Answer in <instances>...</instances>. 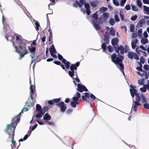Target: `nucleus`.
I'll return each instance as SVG.
<instances>
[{"instance_id": "f257e3e1", "label": "nucleus", "mask_w": 149, "mask_h": 149, "mask_svg": "<svg viewBox=\"0 0 149 149\" xmlns=\"http://www.w3.org/2000/svg\"><path fill=\"white\" fill-rule=\"evenodd\" d=\"M20 36H17L16 37V43L18 44L19 45V47L21 50L22 51L21 53L20 54V58L23 57L25 55L29 53V50L31 53L30 56L31 58V63H32L33 62L36 60V58L34 56V52L36 50V48L34 47H30L27 46L26 44L23 42L20 38Z\"/></svg>"}, {"instance_id": "f03ea898", "label": "nucleus", "mask_w": 149, "mask_h": 149, "mask_svg": "<svg viewBox=\"0 0 149 149\" xmlns=\"http://www.w3.org/2000/svg\"><path fill=\"white\" fill-rule=\"evenodd\" d=\"M111 58L112 61L117 65L118 68L124 75L123 70L124 65L122 63V61L124 58L123 56L120 55L116 56L115 54H113L111 56Z\"/></svg>"}, {"instance_id": "7ed1b4c3", "label": "nucleus", "mask_w": 149, "mask_h": 149, "mask_svg": "<svg viewBox=\"0 0 149 149\" xmlns=\"http://www.w3.org/2000/svg\"><path fill=\"white\" fill-rule=\"evenodd\" d=\"M16 123L12 122L10 125L8 124L7 125L6 128L5 130L7 133L9 135V138H12V142L13 144V147H15V141L14 140V133L16 127Z\"/></svg>"}, {"instance_id": "20e7f679", "label": "nucleus", "mask_w": 149, "mask_h": 149, "mask_svg": "<svg viewBox=\"0 0 149 149\" xmlns=\"http://www.w3.org/2000/svg\"><path fill=\"white\" fill-rule=\"evenodd\" d=\"M130 86L131 88L130 89V93L132 98L134 97V95H135L136 97L137 95H138V96H139V98L141 99L142 103H145L147 102V100L144 95L141 94L139 95L137 91L135 89V86L130 85Z\"/></svg>"}, {"instance_id": "39448f33", "label": "nucleus", "mask_w": 149, "mask_h": 149, "mask_svg": "<svg viewBox=\"0 0 149 149\" xmlns=\"http://www.w3.org/2000/svg\"><path fill=\"white\" fill-rule=\"evenodd\" d=\"M32 105V103H31L30 105H28V108H24L22 110L21 112L19 113L18 115L16 117H14L13 118V122L14 123L17 124L19 122L20 120V117L21 116V113H23L24 111H26L28 110L29 107Z\"/></svg>"}, {"instance_id": "423d86ee", "label": "nucleus", "mask_w": 149, "mask_h": 149, "mask_svg": "<svg viewBox=\"0 0 149 149\" xmlns=\"http://www.w3.org/2000/svg\"><path fill=\"white\" fill-rule=\"evenodd\" d=\"M128 47L127 45H125V47L122 45L117 47H115V51L116 52L119 53V52L121 54H123L125 52L127 53L128 51Z\"/></svg>"}, {"instance_id": "0eeeda50", "label": "nucleus", "mask_w": 149, "mask_h": 149, "mask_svg": "<svg viewBox=\"0 0 149 149\" xmlns=\"http://www.w3.org/2000/svg\"><path fill=\"white\" fill-rule=\"evenodd\" d=\"M92 18L94 19L92 20V23L93 25L95 28L96 30H99L100 29V27L98 23L97 22V21L98 19L97 13V12H96L92 16Z\"/></svg>"}, {"instance_id": "6e6552de", "label": "nucleus", "mask_w": 149, "mask_h": 149, "mask_svg": "<svg viewBox=\"0 0 149 149\" xmlns=\"http://www.w3.org/2000/svg\"><path fill=\"white\" fill-rule=\"evenodd\" d=\"M137 95L136 97L135 98L136 100L133 101L132 105V109L135 111H136L138 106L141 105V104L139 103L141 99Z\"/></svg>"}, {"instance_id": "1a4fd4ad", "label": "nucleus", "mask_w": 149, "mask_h": 149, "mask_svg": "<svg viewBox=\"0 0 149 149\" xmlns=\"http://www.w3.org/2000/svg\"><path fill=\"white\" fill-rule=\"evenodd\" d=\"M127 56L128 57L131 59L134 58L135 59L138 60L139 59V57L135 52H129L127 54Z\"/></svg>"}, {"instance_id": "9d476101", "label": "nucleus", "mask_w": 149, "mask_h": 149, "mask_svg": "<svg viewBox=\"0 0 149 149\" xmlns=\"http://www.w3.org/2000/svg\"><path fill=\"white\" fill-rule=\"evenodd\" d=\"M58 58L59 60H62V62L65 65L66 68L68 69L70 67V63L67 61L65 59L63 58V56L59 54H58Z\"/></svg>"}, {"instance_id": "9b49d317", "label": "nucleus", "mask_w": 149, "mask_h": 149, "mask_svg": "<svg viewBox=\"0 0 149 149\" xmlns=\"http://www.w3.org/2000/svg\"><path fill=\"white\" fill-rule=\"evenodd\" d=\"M4 29L5 30V32L6 34V35L5 36V37L7 40L8 41H12L14 38V37L13 36H8L7 35L8 32V33H9L10 32V30L9 27L8 26H7V27L6 28V29H7V30H5V26H4Z\"/></svg>"}, {"instance_id": "f8f14e48", "label": "nucleus", "mask_w": 149, "mask_h": 149, "mask_svg": "<svg viewBox=\"0 0 149 149\" xmlns=\"http://www.w3.org/2000/svg\"><path fill=\"white\" fill-rule=\"evenodd\" d=\"M29 83L31 85L30 87V96L31 97V99L33 100V95L34 93L35 90V86L31 85V80L30 79H29Z\"/></svg>"}, {"instance_id": "ddd939ff", "label": "nucleus", "mask_w": 149, "mask_h": 149, "mask_svg": "<svg viewBox=\"0 0 149 149\" xmlns=\"http://www.w3.org/2000/svg\"><path fill=\"white\" fill-rule=\"evenodd\" d=\"M49 51L51 55L54 58H56L57 56L55 54L56 53V50L55 49L54 46L53 44L49 49Z\"/></svg>"}, {"instance_id": "4468645a", "label": "nucleus", "mask_w": 149, "mask_h": 149, "mask_svg": "<svg viewBox=\"0 0 149 149\" xmlns=\"http://www.w3.org/2000/svg\"><path fill=\"white\" fill-rule=\"evenodd\" d=\"M77 90L81 93L83 92V91H87V90L86 87L82 85L79 84L77 85Z\"/></svg>"}, {"instance_id": "2eb2a0df", "label": "nucleus", "mask_w": 149, "mask_h": 149, "mask_svg": "<svg viewBox=\"0 0 149 149\" xmlns=\"http://www.w3.org/2000/svg\"><path fill=\"white\" fill-rule=\"evenodd\" d=\"M56 105L60 107L61 111L63 112L65 111L67 107L64 105V103L63 102H60L57 104Z\"/></svg>"}, {"instance_id": "dca6fc26", "label": "nucleus", "mask_w": 149, "mask_h": 149, "mask_svg": "<svg viewBox=\"0 0 149 149\" xmlns=\"http://www.w3.org/2000/svg\"><path fill=\"white\" fill-rule=\"evenodd\" d=\"M136 73L139 75L141 77H144L146 79L148 78L147 74V72L146 71L142 70L140 71H137L136 72Z\"/></svg>"}, {"instance_id": "f3484780", "label": "nucleus", "mask_w": 149, "mask_h": 149, "mask_svg": "<svg viewBox=\"0 0 149 149\" xmlns=\"http://www.w3.org/2000/svg\"><path fill=\"white\" fill-rule=\"evenodd\" d=\"M81 95L78 92H76V94L74 95L72 98V100L76 102L77 101L79 98L80 97Z\"/></svg>"}, {"instance_id": "a211bd4d", "label": "nucleus", "mask_w": 149, "mask_h": 149, "mask_svg": "<svg viewBox=\"0 0 149 149\" xmlns=\"http://www.w3.org/2000/svg\"><path fill=\"white\" fill-rule=\"evenodd\" d=\"M145 21L143 18L141 19L137 24V26L139 27H141L145 23Z\"/></svg>"}, {"instance_id": "6ab92c4d", "label": "nucleus", "mask_w": 149, "mask_h": 149, "mask_svg": "<svg viewBox=\"0 0 149 149\" xmlns=\"http://www.w3.org/2000/svg\"><path fill=\"white\" fill-rule=\"evenodd\" d=\"M84 7L86 9V12L87 14L89 15L90 14V10L89 9L90 6L88 3H85Z\"/></svg>"}, {"instance_id": "aec40b11", "label": "nucleus", "mask_w": 149, "mask_h": 149, "mask_svg": "<svg viewBox=\"0 0 149 149\" xmlns=\"http://www.w3.org/2000/svg\"><path fill=\"white\" fill-rule=\"evenodd\" d=\"M143 10L144 13L147 15H149V7L145 6H143Z\"/></svg>"}, {"instance_id": "412c9836", "label": "nucleus", "mask_w": 149, "mask_h": 149, "mask_svg": "<svg viewBox=\"0 0 149 149\" xmlns=\"http://www.w3.org/2000/svg\"><path fill=\"white\" fill-rule=\"evenodd\" d=\"M118 42V39L117 38H115L111 40V44L114 47L117 45Z\"/></svg>"}, {"instance_id": "4be33fe9", "label": "nucleus", "mask_w": 149, "mask_h": 149, "mask_svg": "<svg viewBox=\"0 0 149 149\" xmlns=\"http://www.w3.org/2000/svg\"><path fill=\"white\" fill-rule=\"evenodd\" d=\"M141 44L145 45L148 42V40L147 38L143 37L141 39Z\"/></svg>"}, {"instance_id": "5701e85b", "label": "nucleus", "mask_w": 149, "mask_h": 149, "mask_svg": "<svg viewBox=\"0 0 149 149\" xmlns=\"http://www.w3.org/2000/svg\"><path fill=\"white\" fill-rule=\"evenodd\" d=\"M38 112L39 113L36 115V117L38 118H41L42 117V116L44 114V112H43L41 110Z\"/></svg>"}, {"instance_id": "b1692460", "label": "nucleus", "mask_w": 149, "mask_h": 149, "mask_svg": "<svg viewBox=\"0 0 149 149\" xmlns=\"http://www.w3.org/2000/svg\"><path fill=\"white\" fill-rule=\"evenodd\" d=\"M31 127H30L29 130L27 134L24 137V140H26L27 138L30 136L32 132V130L30 129Z\"/></svg>"}, {"instance_id": "393cba45", "label": "nucleus", "mask_w": 149, "mask_h": 149, "mask_svg": "<svg viewBox=\"0 0 149 149\" xmlns=\"http://www.w3.org/2000/svg\"><path fill=\"white\" fill-rule=\"evenodd\" d=\"M51 116L48 113H46L43 117V119L44 120H49L51 119Z\"/></svg>"}, {"instance_id": "a878e982", "label": "nucleus", "mask_w": 149, "mask_h": 149, "mask_svg": "<svg viewBox=\"0 0 149 149\" xmlns=\"http://www.w3.org/2000/svg\"><path fill=\"white\" fill-rule=\"evenodd\" d=\"M139 48L137 47H136L135 50L136 52L137 53V54H139V53H140V52H141L144 53V56H147L146 53V52L142 51L140 50H139Z\"/></svg>"}, {"instance_id": "bb28decb", "label": "nucleus", "mask_w": 149, "mask_h": 149, "mask_svg": "<svg viewBox=\"0 0 149 149\" xmlns=\"http://www.w3.org/2000/svg\"><path fill=\"white\" fill-rule=\"evenodd\" d=\"M34 21H35L34 24L36 26L35 27L36 30L37 31H38L39 29V27H40L39 22L38 21L34 20Z\"/></svg>"}, {"instance_id": "cd10ccee", "label": "nucleus", "mask_w": 149, "mask_h": 149, "mask_svg": "<svg viewBox=\"0 0 149 149\" xmlns=\"http://www.w3.org/2000/svg\"><path fill=\"white\" fill-rule=\"evenodd\" d=\"M109 33L110 34L113 36H114L115 35V31L113 28H111L110 29Z\"/></svg>"}, {"instance_id": "c85d7f7f", "label": "nucleus", "mask_w": 149, "mask_h": 149, "mask_svg": "<svg viewBox=\"0 0 149 149\" xmlns=\"http://www.w3.org/2000/svg\"><path fill=\"white\" fill-rule=\"evenodd\" d=\"M73 6L74 7H77L78 6H79V7L81 6V5L80 4L79 2L77 1H75V3H74L73 4Z\"/></svg>"}, {"instance_id": "c756f323", "label": "nucleus", "mask_w": 149, "mask_h": 149, "mask_svg": "<svg viewBox=\"0 0 149 149\" xmlns=\"http://www.w3.org/2000/svg\"><path fill=\"white\" fill-rule=\"evenodd\" d=\"M144 81V79L143 78H141L139 79L138 81V83L139 84L141 85H143V82Z\"/></svg>"}, {"instance_id": "7c9ffc66", "label": "nucleus", "mask_w": 149, "mask_h": 149, "mask_svg": "<svg viewBox=\"0 0 149 149\" xmlns=\"http://www.w3.org/2000/svg\"><path fill=\"white\" fill-rule=\"evenodd\" d=\"M136 4L137 6L139 8H142V3L140 0H136Z\"/></svg>"}, {"instance_id": "2f4dec72", "label": "nucleus", "mask_w": 149, "mask_h": 149, "mask_svg": "<svg viewBox=\"0 0 149 149\" xmlns=\"http://www.w3.org/2000/svg\"><path fill=\"white\" fill-rule=\"evenodd\" d=\"M106 20V19L104 18L103 17H100L99 18V22L100 23H102L103 22H105Z\"/></svg>"}, {"instance_id": "473e14b6", "label": "nucleus", "mask_w": 149, "mask_h": 149, "mask_svg": "<svg viewBox=\"0 0 149 149\" xmlns=\"http://www.w3.org/2000/svg\"><path fill=\"white\" fill-rule=\"evenodd\" d=\"M70 68L71 70H76L77 68L74 65L72 64L70 67Z\"/></svg>"}, {"instance_id": "72a5a7b5", "label": "nucleus", "mask_w": 149, "mask_h": 149, "mask_svg": "<svg viewBox=\"0 0 149 149\" xmlns=\"http://www.w3.org/2000/svg\"><path fill=\"white\" fill-rule=\"evenodd\" d=\"M107 10V8L105 7H102L99 10L100 11L101 13H103L106 11Z\"/></svg>"}, {"instance_id": "f704fd0d", "label": "nucleus", "mask_w": 149, "mask_h": 149, "mask_svg": "<svg viewBox=\"0 0 149 149\" xmlns=\"http://www.w3.org/2000/svg\"><path fill=\"white\" fill-rule=\"evenodd\" d=\"M78 103L77 102H75L74 101H72L71 102L70 104L71 106L75 108L76 107V104H78Z\"/></svg>"}, {"instance_id": "c9c22d12", "label": "nucleus", "mask_w": 149, "mask_h": 149, "mask_svg": "<svg viewBox=\"0 0 149 149\" xmlns=\"http://www.w3.org/2000/svg\"><path fill=\"white\" fill-rule=\"evenodd\" d=\"M74 70H71L68 72L69 75L71 77H72L74 75Z\"/></svg>"}, {"instance_id": "e433bc0d", "label": "nucleus", "mask_w": 149, "mask_h": 149, "mask_svg": "<svg viewBox=\"0 0 149 149\" xmlns=\"http://www.w3.org/2000/svg\"><path fill=\"white\" fill-rule=\"evenodd\" d=\"M115 23L114 20L112 18H111L109 21V23L112 26Z\"/></svg>"}, {"instance_id": "4c0bfd02", "label": "nucleus", "mask_w": 149, "mask_h": 149, "mask_svg": "<svg viewBox=\"0 0 149 149\" xmlns=\"http://www.w3.org/2000/svg\"><path fill=\"white\" fill-rule=\"evenodd\" d=\"M134 26L133 24H131L130 25V31L132 32H134Z\"/></svg>"}, {"instance_id": "58836bf2", "label": "nucleus", "mask_w": 149, "mask_h": 149, "mask_svg": "<svg viewBox=\"0 0 149 149\" xmlns=\"http://www.w3.org/2000/svg\"><path fill=\"white\" fill-rule=\"evenodd\" d=\"M36 109L37 111H39L42 110L41 107L40 105L39 104H37L36 106Z\"/></svg>"}, {"instance_id": "ea45409f", "label": "nucleus", "mask_w": 149, "mask_h": 149, "mask_svg": "<svg viewBox=\"0 0 149 149\" xmlns=\"http://www.w3.org/2000/svg\"><path fill=\"white\" fill-rule=\"evenodd\" d=\"M109 14L108 13H105L103 14L102 16L107 19L109 18Z\"/></svg>"}, {"instance_id": "a19ab883", "label": "nucleus", "mask_w": 149, "mask_h": 149, "mask_svg": "<svg viewBox=\"0 0 149 149\" xmlns=\"http://www.w3.org/2000/svg\"><path fill=\"white\" fill-rule=\"evenodd\" d=\"M132 8V10L133 11H137L138 10V9L135 6L133 5H131Z\"/></svg>"}, {"instance_id": "79ce46f5", "label": "nucleus", "mask_w": 149, "mask_h": 149, "mask_svg": "<svg viewBox=\"0 0 149 149\" xmlns=\"http://www.w3.org/2000/svg\"><path fill=\"white\" fill-rule=\"evenodd\" d=\"M113 2L114 4L116 6H119L120 5L118 1V0H113Z\"/></svg>"}, {"instance_id": "37998d69", "label": "nucleus", "mask_w": 149, "mask_h": 149, "mask_svg": "<svg viewBox=\"0 0 149 149\" xmlns=\"http://www.w3.org/2000/svg\"><path fill=\"white\" fill-rule=\"evenodd\" d=\"M91 5L93 7H95L97 5V2L96 1H93L91 3Z\"/></svg>"}, {"instance_id": "c03bdc74", "label": "nucleus", "mask_w": 149, "mask_h": 149, "mask_svg": "<svg viewBox=\"0 0 149 149\" xmlns=\"http://www.w3.org/2000/svg\"><path fill=\"white\" fill-rule=\"evenodd\" d=\"M143 106L144 108L146 109H149V104L146 102L143 104Z\"/></svg>"}, {"instance_id": "a18cd8bd", "label": "nucleus", "mask_w": 149, "mask_h": 149, "mask_svg": "<svg viewBox=\"0 0 149 149\" xmlns=\"http://www.w3.org/2000/svg\"><path fill=\"white\" fill-rule=\"evenodd\" d=\"M137 16L136 15H135L134 16H132L131 17V19L132 21H135L137 19Z\"/></svg>"}, {"instance_id": "49530a36", "label": "nucleus", "mask_w": 149, "mask_h": 149, "mask_svg": "<svg viewBox=\"0 0 149 149\" xmlns=\"http://www.w3.org/2000/svg\"><path fill=\"white\" fill-rule=\"evenodd\" d=\"M126 1V0H121L120 3V6H123Z\"/></svg>"}, {"instance_id": "de8ad7c7", "label": "nucleus", "mask_w": 149, "mask_h": 149, "mask_svg": "<svg viewBox=\"0 0 149 149\" xmlns=\"http://www.w3.org/2000/svg\"><path fill=\"white\" fill-rule=\"evenodd\" d=\"M108 51L110 52H111L113 51L112 47L111 46H109L107 47Z\"/></svg>"}, {"instance_id": "09e8293b", "label": "nucleus", "mask_w": 149, "mask_h": 149, "mask_svg": "<svg viewBox=\"0 0 149 149\" xmlns=\"http://www.w3.org/2000/svg\"><path fill=\"white\" fill-rule=\"evenodd\" d=\"M114 18L116 22H118L120 21V19L118 18V16L117 15L115 14L114 16Z\"/></svg>"}, {"instance_id": "8fccbe9b", "label": "nucleus", "mask_w": 149, "mask_h": 149, "mask_svg": "<svg viewBox=\"0 0 149 149\" xmlns=\"http://www.w3.org/2000/svg\"><path fill=\"white\" fill-rule=\"evenodd\" d=\"M104 52L106 49V46L105 44L104 43H103L101 46Z\"/></svg>"}, {"instance_id": "3c124183", "label": "nucleus", "mask_w": 149, "mask_h": 149, "mask_svg": "<svg viewBox=\"0 0 149 149\" xmlns=\"http://www.w3.org/2000/svg\"><path fill=\"white\" fill-rule=\"evenodd\" d=\"M143 68L145 70L148 71L149 70V66L147 65H145L143 66Z\"/></svg>"}, {"instance_id": "603ef678", "label": "nucleus", "mask_w": 149, "mask_h": 149, "mask_svg": "<svg viewBox=\"0 0 149 149\" xmlns=\"http://www.w3.org/2000/svg\"><path fill=\"white\" fill-rule=\"evenodd\" d=\"M131 45L132 49H135L136 47V43L131 42Z\"/></svg>"}, {"instance_id": "864d4df0", "label": "nucleus", "mask_w": 149, "mask_h": 149, "mask_svg": "<svg viewBox=\"0 0 149 149\" xmlns=\"http://www.w3.org/2000/svg\"><path fill=\"white\" fill-rule=\"evenodd\" d=\"M140 90L143 93H145L146 91V89L143 87L140 88Z\"/></svg>"}, {"instance_id": "5fc2aeb1", "label": "nucleus", "mask_w": 149, "mask_h": 149, "mask_svg": "<svg viewBox=\"0 0 149 149\" xmlns=\"http://www.w3.org/2000/svg\"><path fill=\"white\" fill-rule=\"evenodd\" d=\"M48 110V108L47 107H44L42 109L41 111H42L43 112H44V113H45V112L47 111Z\"/></svg>"}, {"instance_id": "6e6d98bb", "label": "nucleus", "mask_w": 149, "mask_h": 149, "mask_svg": "<svg viewBox=\"0 0 149 149\" xmlns=\"http://www.w3.org/2000/svg\"><path fill=\"white\" fill-rule=\"evenodd\" d=\"M138 32L139 36L140 37L142 36L141 33L142 32V30L141 29H139L138 31Z\"/></svg>"}, {"instance_id": "4d7b16f0", "label": "nucleus", "mask_w": 149, "mask_h": 149, "mask_svg": "<svg viewBox=\"0 0 149 149\" xmlns=\"http://www.w3.org/2000/svg\"><path fill=\"white\" fill-rule=\"evenodd\" d=\"M140 61L141 63H143L145 62V59L144 58L143 56L141 57Z\"/></svg>"}, {"instance_id": "13d9d810", "label": "nucleus", "mask_w": 149, "mask_h": 149, "mask_svg": "<svg viewBox=\"0 0 149 149\" xmlns=\"http://www.w3.org/2000/svg\"><path fill=\"white\" fill-rule=\"evenodd\" d=\"M13 44L14 45V47L15 48V52L17 53H20V52H19V50L18 49V47H17V46H15L14 45V43L13 42Z\"/></svg>"}, {"instance_id": "bf43d9fd", "label": "nucleus", "mask_w": 149, "mask_h": 149, "mask_svg": "<svg viewBox=\"0 0 149 149\" xmlns=\"http://www.w3.org/2000/svg\"><path fill=\"white\" fill-rule=\"evenodd\" d=\"M144 38H147L148 36V35L146 31H144L143 33Z\"/></svg>"}, {"instance_id": "052dcab7", "label": "nucleus", "mask_w": 149, "mask_h": 149, "mask_svg": "<svg viewBox=\"0 0 149 149\" xmlns=\"http://www.w3.org/2000/svg\"><path fill=\"white\" fill-rule=\"evenodd\" d=\"M120 16L121 19L123 21L124 20V15L123 13L122 12H120Z\"/></svg>"}, {"instance_id": "680f3d73", "label": "nucleus", "mask_w": 149, "mask_h": 149, "mask_svg": "<svg viewBox=\"0 0 149 149\" xmlns=\"http://www.w3.org/2000/svg\"><path fill=\"white\" fill-rule=\"evenodd\" d=\"M125 9L127 10H130V5H126L125 6Z\"/></svg>"}, {"instance_id": "e2e57ef3", "label": "nucleus", "mask_w": 149, "mask_h": 149, "mask_svg": "<svg viewBox=\"0 0 149 149\" xmlns=\"http://www.w3.org/2000/svg\"><path fill=\"white\" fill-rule=\"evenodd\" d=\"M143 88H145L146 89V90L147 89H148L149 88V86L147 84H145V85H143Z\"/></svg>"}, {"instance_id": "0e129e2a", "label": "nucleus", "mask_w": 149, "mask_h": 149, "mask_svg": "<svg viewBox=\"0 0 149 149\" xmlns=\"http://www.w3.org/2000/svg\"><path fill=\"white\" fill-rule=\"evenodd\" d=\"M143 1L144 4H148L149 5V0H143Z\"/></svg>"}, {"instance_id": "69168bd1", "label": "nucleus", "mask_w": 149, "mask_h": 149, "mask_svg": "<svg viewBox=\"0 0 149 149\" xmlns=\"http://www.w3.org/2000/svg\"><path fill=\"white\" fill-rule=\"evenodd\" d=\"M60 101V99L59 98L55 99L53 100V101L56 103Z\"/></svg>"}, {"instance_id": "338daca9", "label": "nucleus", "mask_w": 149, "mask_h": 149, "mask_svg": "<svg viewBox=\"0 0 149 149\" xmlns=\"http://www.w3.org/2000/svg\"><path fill=\"white\" fill-rule=\"evenodd\" d=\"M90 97L91 99H93V100H94L96 98V97L92 94H91Z\"/></svg>"}, {"instance_id": "774afa93", "label": "nucleus", "mask_w": 149, "mask_h": 149, "mask_svg": "<svg viewBox=\"0 0 149 149\" xmlns=\"http://www.w3.org/2000/svg\"><path fill=\"white\" fill-rule=\"evenodd\" d=\"M138 42V40L137 39H134L132 40V42L134 43H137Z\"/></svg>"}]
</instances>
